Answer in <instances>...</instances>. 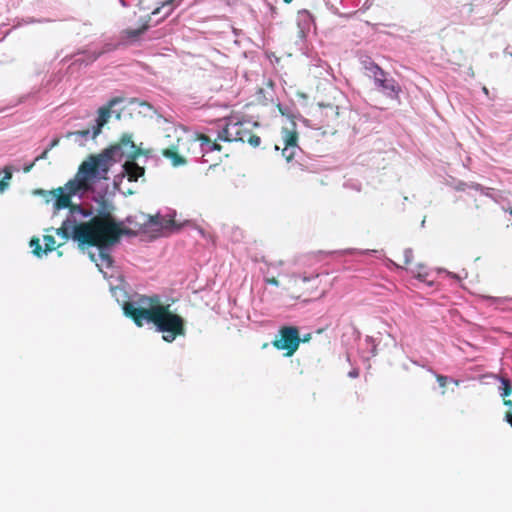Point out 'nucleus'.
I'll list each match as a JSON object with an SVG mask.
<instances>
[{"label":"nucleus","instance_id":"1","mask_svg":"<svg viewBox=\"0 0 512 512\" xmlns=\"http://www.w3.org/2000/svg\"><path fill=\"white\" fill-rule=\"evenodd\" d=\"M97 166L92 162H82L74 177L63 186L51 190L35 189L33 195L41 197L46 205H50L53 214L68 211L67 218L61 224H122L115 220L114 207L104 196L96 199V208L72 200L75 196L83 198L94 190V184L99 180L95 175Z\"/></svg>","mask_w":512,"mask_h":512},{"label":"nucleus","instance_id":"2","mask_svg":"<svg viewBox=\"0 0 512 512\" xmlns=\"http://www.w3.org/2000/svg\"><path fill=\"white\" fill-rule=\"evenodd\" d=\"M73 227V240L77 242L79 249L98 248V257L95 253H89V257L104 273V268H112L114 262L108 251L119 242L122 235L135 236L142 242H150L160 237H168L178 233L182 226H137V229H131L128 226Z\"/></svg>","mask_w":512,"mask_h":512},{"label":"nucleus","instance_id":"3","mask_svg":"<svg viewBox=\"0 0 512 512\" xmlns=\"http://www.w3.org/2000/svg\"><path fill=\"white\" fill-rule=\"evenodd\" d=\"M124 314L142 327L144 323H153L157 331L163 333V340L171 343L178 336L185 335L184 319L170 310L169 305H163L159 296H140L135 301L125 302Z\"/></svg>","mask_w":512,"mask_h":512},{"label":"nucleus","instance_id":"4","mask_svg":"<svg viewBox=\"0 0 512 512\" xmlns=\"http://www.w3.org/2000/svg\"><path fill=\"white\" fill-rule=\"evenodd\" d=\"M333 103L322 101V134L334 135L339 131L354 128L358 114L347 105L344 94L330 88Z\"/></svg>","mask_w":512,"mask_h":512},{"label":"nucleus","instance_id":"5","mask_svg":"<svg viewBox=\"0 0 512 512\" xmlns=\"http://www.w3.org/2000/svg\"><path fill=\"white\" fill-rule=\"evenodd\" d=\"M147 153L133 142L130 134H123L117 143L111 145L101 154L90 156L85 162L98 164L95 175L99 180H106L112 162L121 160L123 157L135 160L140 155Z\"/></svg>","mask_w":512,"mask_h":512},{"label":"nucleus","instance_id":"6","mask_svg":"<svg viewBox=\"0 0 512 512\" xmlns=\"http://www.w3.org/2000/svg\"><path fill=\"white\" fill-rule=\"evenodd\" d=\"M253 126H257L254 123ZM217 139L227 142H247L256 148L260 145L261 139L252 131V124L248 121H235L230 118L226 125L218 133Z\"/></svg>","mask_w":512,"mask_h":512},{"label":"nucleus","instance_id":"7","mask_svg":"<svg viewBox=\"0 0 512 512\" xmlns=\"http://www.w3.org/2000/svg\"><path fill=\"white\" fill-rule=\"evenodd\" d=\"M301 338L299 330L295 326H282L278 336L273 340L272 345L277 350L285 351V356H292L298 349Z\"/></svg>","mask_w":512,"mask_h":512},{"label":"nucleus","instance_id":"8","mask_svg":"<svg viewBox=\"0 0 512 512\" xmlns=\"http://www.w3.org/2000/svg\"><path fill=\"white\" fill-rule=\"evenodd\" d=\"M43 242L44 246L40 244V239L37 237H33L29 242L32 253L39 258L61 246L56 242L54 236L51 234H45L43 236Z\"/></svg>","mask_w":512,"mask_h":512},{"label":"nucleus","instance_id":"9","mask_svg":"<svg viewBox=\"0 0 512 512\" xmlns=\"http://www.w3.org/2000/svg\"><path fill=\"white\" fill-rule=\"evenodd\" d=\"M376 86L387 94L396 93L397 86L393 79H387L386 73L377 65L371 69Z\"/></svg>","mask_w":512,"mask_h":512},{"label":"nucleus","instance_id":"10","mask_svg":"<svg viewBox=\"0 0 512 512\" xmlns=\"http://www.w3.org/2000/svg\"><path fill=\"white\" fill-rule=\"evenodd\" d=\"M122 101V98H113L108 102L107 106L101 107L98 111L96 119V126L93 127L92 137L95 138L100 132L102 127L108 122L111 114V108Z\"/></svg>","mask_w":512,"mask_h":512},{"label":"nucleus","instance_id":"11","mask_svg":"<svg viewBox=\"0 0 512 512\" xmlns=\"http://www.w3.org/2000/svg\"><path fill=\"white\" fill-rule=\"evenodd\" d=\"M181 140L177 139L176 143L171 144L169 147L162 148L161 154L169 159L173 166H181L186 163L185 158L180 154Z\"/></svg>","mask_w":512,"mask_h":512},{"label":"nucleus","instance_id":"12","mask_svg":"<svg viewBox=\"0 0 512 512\" xmlns=\"http://www.w3.org/2000/svg\"><path fill=\"white\" fill-rule=\"evenodd\" d=\"M123 170L130 182L137 181L145 173V169L139 166L135 160H128L123 165Z\"/></svg>","mask_w":512,"mask_h":512},{"label":"nucleus","instance_id":"13","mask_svg":"<svg viewBox=\"0 0 512 512\" xmlns=\"http://www.w3.org/2000/svg\"><path fill=\"white\" fill-rule=\"evenodd\" d=\"M502 393L501 396L503 398L504 404L510 407V410L506 413V420L512 426V400L507 399L508 396L512 394V385L509 379L502 377Z\"/></svg>","mask_w":512,"mask_h":512},{"label":"nucleus","instance_id":"14","mask_svg":"<svg viewBox=\"0 0 512 512\" xmlns=\"http://www.w3.org/2000/svg\"><path fill=\"white\" fill-rule=\"evenodd\" d=\"M197 140L200 141L202 151H221L222 146L216 141H212L207 135L199 134Z\"/></svg>","mask_w":512,"mask_h":512},{"label":"nucleus","instance_id":"15","mask_svg":"<svg viewBox=\"0 0 512 512\" xmlns=\"http://www.w3.org/2000/svg\"><path fill=\"white\" fill-rule=\"evenodd\" d=\"M147 29V23L143 24L141 27L136 29H125L122 31V38L127 41H136Z\"/></svg>","mask_w":512,"mask_h":512},{"label":"nucleus","instance_id":"16","mask_svg":"<svg viewBox=\"0 0 512 512\" xmlns=\"http://www.w3.org/2000/svg\"><path fill=\"white\" fill-rule=\"evenodd\" d=\"M54 230L53 227H51L50 229H46V232H50ZM73 231H74V227L73 226H59L58 228L55 229V233L61 237L62 241L59 242V245H63L67 242V240L70 238V234H71V237L73 238Z\"/></svg>","mask_w":512,"mask_h":512},{"label":"nucleus","instance_id":"17","mask_svg":"<svg viewBox=\"0 0 512 512\" xmlns=\"http://www.w3.org/2000/svg\"><path fill=\"white\" fill-rule=\"evenodd\" d=\"M282 135L284 146L298 147V133L296 131L284 128L282 130Z\"/></svg>","mask_w":512,"mask_h":512},{"label":"nucleus","instance_id":"18","mask_svg":"<svg viewBox=\"0 0 512 512\" xmlns=\"http://www.w3.org/2000/svg\"><path fill=\"white\" fill-rule=\"evenodd\" d=\"M398 259V262L396 265L400 268L405 267L406 265H409L412 262L413 259V251L410 248L404 249L400 255L396 256Z\"/></svg>","mask_w":512,"mask_h":512},{"label":"nucleus","instance_id":"19","mask_svg":"<svg viewBox=\"0 0 512 512\" xmlns=\"http://www.w3.org/2000/svg\"><path fill=\"white\" fill-rule=\"evenodd\" d=\"M148 224H177L175 220V216L173 215H167L164 217H161L159 214H156L154 216H149Z\"/></svg>","mask_w":512,"mask_h":512},{"label":"nucleus","instance_id":"20","mask_svg":"<svg viewBox=\"0 0 512 512\" xmlns=\"http://www.w3.org/2000/svg\"><path fill=\"white\" fill-rule=\"evenodd\" d=\"M4 177L0 180V192H4L8 186L9 182L12 179V168L10 166H5L3 169Z\"/></svg>","mask_w":512,"mask_h":512},{"label":"nucleus","instance_id":"21","mask_svg":"<svg viewBox=\"0 0 512 512\" xmlns=\"http://www.w3.org/2000/svg\"><path fill=\"white\" fill-rule=\"evenodd\" d=\"M416 278H418L420 281L427 282L431 284L432 282L428 281L429 272L426 269V267L422 264L417 266V271L415 273Z\"/></svg>","mask_w":512,"mask_h":512},{"label":"nucleus","instance_id":"22","mask_svg":"<svg viewBox=\"0 0 512 512\" xmlns=\"http://www.w3.org/2000/svg\"><path fill=\"white\" fill-rule=\"evenodd\" d=\"M298 147H292V146H284L282 150V154L285 157V159L290 162L293 160L296 150Z\"/></svg>","mask_w":512,"mask_h":512},{"label":"nucleus","instance_id":"23","mask_svg":"<svg viewBox=\"0 0 512 512\" xmlns=\"http://www.w3.org/2000/svg\"><path fill=\"white\" fill-rule=\"evenodd\" d=\"M90 134H91L90 129H84V130H79V131H74V132H68L67 135H66V138H70L72 136H79V137H85L86 138Z\"/></svg>","mask_w":512,"mask_h":512},{"label":"nucleus","instance_id":"24","mask_svg":"<svg viewBox=\"0 0 512 512\" xmlns=\"http://www.w3.org/2000/svg\"><path fill=\"white\" fill-rule=\"evenodd\" d=\"M161 9H165L164 16H167L168 14H170V12L172 11L171 2L170 1L164 2L162 4V7L156 8L155 10H153L152 14L155 15V14L159 13Z\"/></svg>","mask_w":512,"mask_h":512},{"label":"nucleus","instance_id":"25","mask_svg":"<svg viewBox=\"0 0 512 512\" xmlns=\"http://www.w3.org/2000/svg\"><path fill=\"white\" fill-rule=\"evenodd\" d=\"M436 380L439 383V386L444 388L447 385L448 378L444 375H436Z\"/></svg>","mask_w":512,"mask_h":512},{"label":"nucleus","instance_id":"26","mask_svg":"<svg viewBox=\"0 0 512 512\" xmlns=\"http://www.w3.org/2000/svg\"><path fill=\"white\" fill-rule=\"evenodd\" d=\"M48 153H49V149H45L39 156H37L35 158V161H39V160L47 158Z\"/></svg>","mask_w":512,"mask_h":512},{"label":"nucleus","instance_id":"27","mask_svg":"<svg viewBox=\"0 0 512 512\" xmlns=\"http://www.w3.org/2000/svg\"><path fill=\"white\" fill-rule=\"evenodd\" d=\"M342 0H325L328 7L333 8L336 3H340Z\"/></svg>","mask_w":512,"mask_h":512},{"label":"nucleus","instance_id":"28","mask_svg":"<svg viewBox=\"0 0 512 512\" xmlns=\"http://www.w3.org/2000/svg\"><path fill=\"white\" fill-rule=\"evenodd\" d=\"M349 377L351 378H357L359 376V370L353 369L348 373Z\"/></svg>","mask_w":512,"mask_h":512},{"label":"nucleus","instance_id":"29","mask_svg":"<svg viewBox=\"0 0 512 512\" xmlns=\"http://www.w3.org/2000/svg\"><path fill=\"white\" fill-rule=\"evenodd\" d=\"M59 142H60L59 138L53 139L48 149L50 150V149L56 147L59 144Z\"/></svg>","mask_w":512,"mask_h":512},{"label":"nucleus","instance_id":"30","mask_svg":"<svg viewBox=\"0 0 512 512\" xmlns=\"http://www.w3.org/2000/svg\"><path fill=\"white\" fill-rule=\"evenodd\" d=\"M35 162H36V161L34 160V162H32L31 164H29V165L25 166V167L23 168V171H24L25 173L30 172V171H31V169L33 168V166L35 165Z\"/></svg>","mask_w":512,"mask_h":512},{"label":"nucleus","instance_id":"31","mask_svg":"<svg viewBox=\"0 0 512 512\" xmlns=\"http://www.w3.org/2000/svg\"><path fill=\"white\" fill-rule=\"evenodd\" d=\"M268 282L273 285H278V280L276 278H271L268 280Z\"/></svg>","mask_w":512,"mask_h":512},{"label":"nucleus","instance_id":"32","mask_svg":"<svg viewBox=\"0 0 512 512\" xmlns=\"http://www.w3.org/2000/svg\"><path fill=\"white\" fill-rule=\"evenodd\" d=\"M309 339H310V334H307V335L304 336L303 339H301V341L307 342V341H309Z\"/></svg>","mask_w":512,"mask_h":512},{"label":"nucleus","instance_id":"33","mask_svg":"<svg viewBox=\"0 0 512 512\" xmlns=\"http://www.w3.org/2000/svg\"><path fill=\"white\" fill-rule=\"evenodd\" d=\"M277 107H278V109H279L280 113H281L282 115H284L285 113H284V111L282 110L281 105H279V104H278V105H277Z\"/></svg>","mask_w":512,"mask_h":512},{"label":"nucleus","instance_id":"34","mask_svg":"<svg viewBox=\"0 0 512 512\" xmlns=\"http://www.w3.org/2000/svg\"><path fill=\"white\" fill-rule=\"evenodd\" d=\"M483 297L486 298V299H489V300H496V298L491 297V296H483Z\"/></svg>","mask_w":512,"mask_h":512},{"label":"nucleus","instance_id":"35","mask_svg":"<svg viewBox=\"0 0 512 512\" xmlns=\"http://www.w3.org/2000/svg\"><path fill=\"white\" fill-rule=\"evenodd\" d=\"M483 92H484L486 95H488V93H489V91H488V89H487L486 87H483Z\"/></svg>","mask_w":512,"mask_h":512},{"label":"nucleus","instance_id":"36","mask_svg":"<svg viewBox=\"0 0 512 512\" xmlns=\"http://www.w3.org/2000/svg\"><path fill=\"white\" fill-rule=\"evenodd\" d=\"M197 227L199 228V229H198V230H199V232H200L201 234H203V229H202L200 226H197Z\"/></svg>","mask_w":512,"mask_h":512},{"label":"nucleus","instance_id":"37","mask_svg":"<svg viewBox=\"0 0 512 512\" xmlns=\"http://www.w3.org/2000/svg\"><path fill=\"white\" fill-rule=\"evenodd\" d=\"M468 11H469V13H471L473 11L472 5L469 6Z\"/></svg>","mask_w":512,"mask_h":512},{"label":"nucleus","instance_id":"38","mask_svg":"<svg viewBox=\"0 0 512 512\" xmlns=\"http://www.w3.org/2000/svg\"><path fill=\"white\" fill-rule=\"evenodd\" d=\"M507 211L512 215V207L508 208Z\"/></svg>","mask_w":512,"mask_h":512},{"label":"nucleus","instance_id":"39","mask_svg":"<svg viewBox=\"0 0 512 512\" xmlns=\"http://www.w3.org/2000/svg\"><path fill=\"white\" fill-rule=\"evenodd\" d=\"M285 3L289 4L292 2V0H284Z\"/></svg>","mask_w":512,"mask_h":512},{"label":"nucleus","instance_id":"40","mask_svg":"<svg viewBox=\"0 0 512 512\" xmlns=\"http://www.w3.org/2000/svg\"><path fill=\"white\" fill-rule=\"evenodd\" d=\"M182 224L187 225L189 224V221H184Z\"/></svg>","mask_w":512,"mask_h":512}]
</instances>
